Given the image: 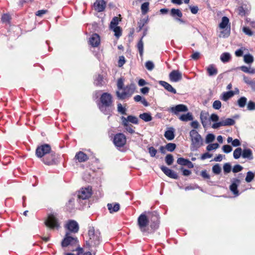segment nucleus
Masks as SVG:
<instances>
[{
	"instance_id": "nucleus-3",
	"label": "nucleus",
	"mask_w": 255,
	"mask_h": 255,
	"mask_svg": "<svg viewBox=\"0 0 255 255\" xmlns=\"http://www.w3.org/2000/svg\"><path fill=\"white\" fill-rule=\"evenodd\" d=\"M101 104L99 105V109L105 115H111L112 97L108 93H103L100 98Z\"/></svg>"
},
{
	"instance_id": "nucleus-51",
	"label": "nucleus",
	"mask_w": 255,
	"mask_h": 255,
	"mask_svg": "<svg viewBox=\"0 0 255 255\" xmlns=\"http://www.w3.org/2000/svg\"><path fill=\"white\" fill-rule=\"evenodd\" d=\"M215 139V135L212 133H209L206 136L205 141L206 143H209Z\"/></svg>"
},
{
	"instance_id": "nucleus-20",
	"label": "nucleus",
	"mask_w": 255,
	"mask_h": 255,
	"mask_svg": "<svg viewBox=\"0 0 255 255\" xmlns=\"http://www.w3.org/2000/svg\"><path fill=\"white\" fill-rule=\"evenodd\" d=\"M89 44L93 47H98L100 43V36L97 34H93L89 38Z\"/></svg>"
},
{
	"instance_id": "nucleus-56",
	"label": "nucleus",
	"mask_w": 255,
	"mask_h": 255,
	"mask_svg": "<svg viewBox=\"0 0 255 255\" xmlns=\"http://www.w3.org/2000/svg\"><path fill=\"white\" fill-rule=\"evenodd\" d=\"M10 16L8 14H4L1 17V21L3 23H8L10 21Z\"/></svg>"
},
{
	"instance_id": "nucleus-16",
	"label": "nucleus",
	"mask_w": 255,
	"mask_h": 255,
	"mask_svg": "<svg viewBox=\"0 0 255 255\" xmlns=\"http://www.w3.org/2000/svg\"><path fill=\"white\" fill-rule=\"evenodd\" d=\"M94 9L98 12H102L105 9L106 2L104 0H97L94 3Z\"/></svg>"
},
{
	"instance_id": "nucleus-1",
	"label": "nucleus",
	"mask_w": 255,
	"mask_h": 255,
	"mask_svg": "<svg viewBox=\"0 0 255 255\" xmlns=\"http://www.w3.org/2000/svg\"><path fill=\"white\" fill-rule=\"evenodd\" d=\"M147 213L144 212L137 218V225L140 232L143 234L149 233V224L151 229L155 230L158 227V216L156 213H152L151 216L147 215Z\"/></svg>"
},
{
	"instance_id": "nucleus-58",
	"label": "nucleus",
	"mask_w": 255,
	"mask_h": 255,
	"mask_svg": "<svg viewBox=\"0 0 255 255\" xmlns=\"http://www.w3.org/2000/svg\"><path fill=\"white\" fill-rule=\"evenodd\" d=\"M221 106V102L219 100H216L213 103V108L215 110H219Z\"/></svg>"
},
{
	"instance_id": "nucleus-21",
	"label": "nucleus",
	"mask_w": 255,
	"mask_h": 255,
	"mask_svg": "<svg viewBox=\"0 0 255 255\" xmlns=\"http://www.w3.org/2000/svg\"><path fill=\"white\" fill-rule=\"evenodd\" d=\"M177 163L181 165L187 166L189 168L194 167V164L190 160L182 157L178 158Z\"/></svg>"
},
{
	"instance_id": "nucleus-49",
	"label": "nucleus",
	"mask_w": 255,
	"mask_h": 255,
	"mask_svg": "<svg viewBox=\"0 0 255 255\" xmlns=\"http://www.w3.org/2000/svg\"><path fill=\"white\" fill-rule=\"evenodd\" d=\"M212 171L216 174H219L221 172V168L219 164H216L212 167Z\"/></svg>"
},
{
	"instance_id": "nucleus-61",
	"label": "nucleus",
	"mask_w": 255,
	"mask_h": 255,
	"mask_svg": "<svg viewBox=\"0 0 255 255\" xmlns=\"http://www.w3.org/2000/svg\"><path fill=\"white\" fill-rule=\"evenodd\" d=\"M247 109L250 111L254 110L255 109V103L250 101L247 105Z\"/></svg>"
},
{
	"instance_id": "nucleus-10",
	"label": "nucleus",
	"mask_w": 255,
	"mask_h": 255,
	"mask_svg": "<svg viewBox=\"0 0 255 255\" xmlns=\"http://www.w3.org/2000/svg\"><path fill=\"white\" fill-rule=\"evenodd\" d=\"M45 225L51 229H57L60 227L58 219L54 214H51L48 216Z\"/></svg>"
},
{
	"instance_id": "nucleus-6",
	"label": "nucleus",
	"mask_w": 255,
	"mask_h": 255,
	"mask_svg": "<svg viewBox=\"0 0 255 255\" xmlns=\"http://www.w3.org/2000/svg\"><path fill=\"white\" fill-rule=\"evenodd\" d=\"M41 161L47 165L57 164L58 162V155L53 151L50 152L41 158Z\"/></svg>"
},
{
	"instance_id": "nucleus-18",
	"label": "nucleus",
	"mask_w": 255,
	"mask_h": 255,
	"mask_svg": "<svg viewBox=\"0 0 255 255\" xmlns=\"http://www.w3.org/2000/svg\"><path fill=\"white\" fill-rule=\"evenodd\" d=\"M169 77L171 81L177 82L182 79V74L178 70H173L169 74Z\"/></svg>"
},
{
	"instance_id": "nucleus-34",
	"label": "nucleus",
	"mask_w": 255,
	"mask_h": 255,
	"mask_svg": "<svg viewBox=\"0 0 255 255\" xmlns=\"http://www.w3.org/2000/svg\"><path fill=\"white\" fill-rule=\"evenodd\" d=\"M234 94V92L232 91L224 92L221 97V99L224 101H227L230 98L233 97Z\"/></svg>"
},
{
	"instance_id": "nucleus-62",
	"label": "nucleus",
	"mask_w": 255,
	"mask_h": 255,
	"mask_svg": "<svg viewBox=\"0 0 255 255\" xmlns=\"http://www.w3.org/2000/svg\"><path fill=\"white\" fill-rule=\"evenodd\" d=\"M219 120V117L216 114H212L210 117V120L215 123H218Z\"/></svg>"
},
{
	"instance_id": "nucleus-39",
	"label": "nucleus",
	"mask_w": 255,
	"mask_h": 255,
	"mask_svg": "<svg viewBox=\"0 0 255 255\" xmlns=\"http://www.w3.org/2000/svg\"><path fill=\"white\" fill-rule=\"evenodd\" d=\"M149 3L145 2L141 5V10L142 14H145L149 10Z\"/></svg>"
},
{
	"instance_id": "nucleus-41",
	"label": "nucleus",
	"mask_w": 255,
	"mask_h": 255,
	"mask_svg": "<svg viewBox=\"0 0 255 255\" xmlns=\"http://www.w3.org/2000/svg\"><path fill=\"white\" fill-rule=\"evenodd\" d=\"M110 29L113 30L114 35L117 38H119L121 36L122 30L120 26L111 27Z\"/></svg>"
},
{
	"instance_id": "nucleus-8",
	"label": "nucleus",
	"mask_w": 255,
	"mask_h": 255,
	"mask_svg": "<svg viewBox=\"0 0 255 255\" xmlns=\"http://www.w3.org/2000/svg\"><path fill=\"white\" fill-rule=\"evenodd\" d=\"M113 142L117 147H123L126 143L127 138L122 133H117L114 137Z\"/></svg>"
},
{
	"instance_id": "nucleus-43",
	"label": "nucleus",
	"mask_w": 255,
	"mask_h": 255,
	"mask_svg": "<svg viewBox=\"0 0 255 255\" xmlns=\"http://www.w3.org/2000/svg\"><path fill=\"white\" fill-rule=\"evenodd\" d=\"M247 99L245 97H241L238 100V104L239 107L244 108L247 104Z\"/></svg>"
},
{
	"instance_id": "nucleus-54",
	"label": "nucleus",
	"mask_w": 255,
	"mask_h": 255,
	"mask_svg": "<svg viewBox=\"0 0 255 255\" xmlns=\"http://www.w3.org/2000/svg\"><path fill=\"white\" fill-rule=\"evenodd\" d=\"M124 80L123 78H120L118 80V81H117V87L118 89V91H121V89H123V88L125 87H124Z\"/></svg>"
},
{
	"instance_id": "nucleus-53",
	"label": "nucleus",
	"mask_w": 255,
	"mask_h": 255,
	"mask_svg": "<svg viewBox=\"0 0 255 255\" xmlns=\"http://www.w3.org/2000/svg\"><path fill=\"white\" fill-rule=\"evenodd\" d=\"M124 127H125V129L129 133H133L135 132V131L133 128V127L132 125H129L128 123H127V125L124 126Z\"/></svg>"
},
{
	"instance_id": "nucleus-35",
	"label": "nucleus",
	"mask_w": 255,
	"mask_h": 255,
	"mask_svg": "<svg viewBox=\"0 0 255 255\" xmlns=\"http://www.w3.org/2000/svg\"><path fill=\"white\" fill-rule=\"evenodd\" d=\"M75 199L73 198H70L66 204V209L68 211H71L74 208Z\"/></svg>"
},
{
	"instance_id": "nucleus-22",
	"label": "nucleus",
	"mask_w": 255,
	"mask_h": 255,
	"mask_svg": "<svg viewBox=\"0 0 255 255\" xmlns=\"http://www.w3.org/2000/svg\"><path fill=\"white\" fill-rule=\"evenodd\" d=\"M159 84L163 86L167 91L173 93V94H176V90L169 83L165 81H159Z\"/></svg>"
},
{
	"instance_id": "nucleus-37",
	"label": "nucleus",
	"mask_w": 255,
	"mask_h": 255,
	"mask_svg": "<svg viewBox=\"0 0 255 255\" xmlns=\"http://www.w3.org/2000/svg\"><path fill=\"white\" fill-rule=\"evenodd\" d=\"M139 118L146 122H149L152 120V117L150 114L147 113H144L141 114H140Z\"/></svg>"
},
{
	"instance_id": "nucleus-17",
	"label": "nucleus",
	"mask_w": 255,
	"mask_h": 255,
	"mask_svg": "<svg viewBox=\"0 0 255 255\" xmlns=\"http://www.w3.org/2000/svg\"><path fill=\"white\" fill-rule=\"evenodd\" d=\"M241 181L240 179L234 178L232 181V183L230 186V190L233 193L235 196L239 195V193L238 190V186L240 184Z\"/></svg>"
},
{
	"instance_id": "nucleus-11",
	"label": "nucleus",
	"mask_w": 255,
	"mask_h": 255,
	"mask_svg": "<svg viewBox=\"0 0 255 255\" xmlns=\"http://www.w3.org/2000/svg\"><path fill=\"white\" fill-rule=\"evenodd\" d=\"M69 233H66V237L63 240L61 245L63 247H66L69 245H78V240L77 238H73L68 236Z\"/></svg>"
},
{
	"instance_id": "nucleus-36",
	"label": "nucleus",
	"mask_w": 255,
	"mask_h": 255,
	"mask_svg": "<svg viewBox=\"0 0 255 255\" xmlns=\"http://www.w3.org/2000/svg\"><path fill=\"white\" fill-rule=\"evenodd\" d=\"M254 60V57L251 54H245L244 56V61L247 64H252Z\"/></svg>"
},
{
	"instance_id": "nucleus-60",
	"label": "nucleus",
	"mask_w": 255,
	"mask_h": 255,
	"mask_svg": "<svg viewBox=\"0 0 255 255\" xmlns=\"http://www.w3.org/2000/svg\"><path fill=\"white\" fill-rule=\"evenodd\" d=\"M223 151L226 153H230L232 150V147L229 145H224L222 147Z\"/></svg>"
},
{
	"instance_id": "nucleus-57",
	"label": "nucleus",
	"mask_w": 255,
	"mask_h": 255,
	"mask_svg": "<svg viewBox=\"0 0 255 255\" xmlns=\"http://www.w3.org/2000/svg\"><path fill=\"white\" fill-rule=\"evenodd\" d=\"M145 66L147 70L151 71L153 69L154 65L152 61H148L145 63Z\"/></svg>"
},
{
	"instance_id": "nucleus-44",
	"label": "nucleus",
	"mask_w": 255,
	"mask_h": 255,
	"mask_svg": "<svg viewBox=\"0 0 255 255\" xmlns=\"http://www.w3.org/2000/svg\"><path fill=\"white\" fill-rule=\"evenodd\" d=\"M119 21V18L118 17H114L110 22V27H118Z\"/></svg>"
},
{
	"instance_id": "nucleus-63",
	"label": "nucleus",
	"mask_w": 255,
	"mask_h": 255,
	"mask_svg": "<svg viewBox=\"0 0 255 255\" xmlns=\"http://www.w3.org/2000/svg\"><path fill=\"white\" fill-rule=\"evenodd\" d=\"M148 21V18L147 17L146 19H143L140 20L139 22H138V27L139 28V29H141L143 26L144 25L145 23H147Z\"/></svg>"
},
{
	"instance_id": "nucleus-33",
	"label": "nucleus",
	"mask_w": 255,
	"mask_h": 255,
	"mask_svg": "<svg viewBox=\"0 0 255 255\" xmlns=\"http://www.w3.org/2000/svg\"><path fill=\"white\" fill-rule=\"evenodd\" d=\"M229 24V19L227 16H223L222 18L221 22L219 24L220 29H225Z\"/></svg>"
},
{
	"instance_id": "nucleus-14",
	"label": "nucleus",
	"mask_w": 255,
	"mask_h": 255,
	"mask_svg": "<svg viewBox=\"0 0 255 255\" xmlns=\"http://www.w3.org/2000/svg\"><path fill=\"white\" fill-rule=\"evenodd\" d=\"M65 227L71 232L77 233L79 231V225L77 222L74 220L69 221Z\"/></svg>"
},
{
	"instance_id": "nucleus-23",
	"label": "nucleus",
	"mask_w": 255,
	"mask_h": 255,
	"mask_svg": "<svg viewBox=\"0 0 255 255\" xmlns=\"http://www.w3.org/2000/svg\"><path fill=\"white\" fill-rule=\"evenodd\" d=\"M75 158L79 162H83L88 159L87 155L82 151H79L76 154Z\"/></svg>"
},
{
	"instance_id": "nucleus-28",
	"label": "nucleus",
	"mask_w": 255,
	"mask_h": 255,
	"mask_svg": "<svg viewBox=\"0 0 255 255\" xmlns=\"http://www.w3.org/2000/svg\"><path fill=\"white\" fill-rule=\"evenodd\" d=\"M104 77L105 76L104 74H98L96 75L94 82L95 85L99 86L103 85V84L105 83Z\"/></svg>"
},
{
	"instance_id": "nucleus-5",
	"label": "nucleus",
	"mask_w": 255,
	"mask_h": 255,
	"mask_svg": "<svg viewBox=\"0 0 255 255\" xmlns=\"http://www.w3.org/2000/svg\"><path fill=\"white\" fill-rule=\"evenodd\" d=\"M135 90V86L133 84H130L127 85L121 89V91H117L116 95L118 98L120 100H125L130 98L133 94Z\"/></svg>"
},
{
	"instance_id": "nucleus-48",
	"label": "nucleus",
	"mask_w": 255,
	"mask_h": 255,
	"mask_svg": "<svg viewBox=\"0 0 255 255\" xmlns=\"http://www.w3.org/2000/svg\"><path fill=\"white\" fill-rule=\"evenodd\" d=\"M176 146V144L174 143H168L166 145L165 148L168 151L172 152L175 150Z\"/></svg>"
},
{
	"instance_id": "nucleus-55",
	"label": "nucleus",
	"mask_w": 255,
	"mask_h": 255,
	"mask_svg": "<svg viewBox=\"0 0 255 255\" xmlns=\"http://www.w3.org/2000/svg\"><path fill=\"white\" fill-rule=\"evenodd\" d=\"M149 153L151 157H154L157 153V150L153 146H150L148 148Z\"/></svg>"
},
{
	"instance_id": "nucleus-4",
	"label": "nucleus",
	"mask_w": 255,
	"mask_h": 255,
	"mask_svg": "<svg viewBox=\"0 0 255 255\" xmlns=\"http://www.w3.org/2000/svg\"><path fill=\"white\" fill-rule=\"evenodd\" d=\"M191 139L190 149L192 151H197L204 144L203 139L196 129H192L189 132Z\"/></svg>"
},
{
	"instance_id": "nucleus-45",
	"label": "nucleus",
	"mask_w": 255,
	"mask_h": 255,
	"mask_svg": "<svg viewBox=\"0 0 255 255\" xmlns=\"http://www.w3.org/2000/svg\"><path fill=\"white\" fill-rule=\"evenodd\" d=\"M75 251L78 252V255H92L91 251L83 253V248H81L79 246L76 248ZM93 252L95 253L94 251Z\"/></svg>"
},
{
	"instance_id": "nucleus-46",
	"label": "nucleus",
	"mask_w": 255,
	"mask_h": 255,
	"mask_svg": "<svg viewBox=\"0 0 255 255\" xmlns=\"http://www.w3.org/2000/svg\"><path fill=\"white\" fill-rule=\"evenodd\" d=\"M173 156L170 154H167L165 158V162L168 165H171L173 163Z\"/></svg>"
},
{
	"instance_id": "nucleus-15",
	"label": "nucleus",
	"mask_w": 255,
	"mask_h": 255,
	"mask_svg": "<svg viewBox=\"0 0 255 255\" xmlns=\"http://www.w3.org/2000/svg\"><path fill=\"white\" fill-rule=\"evenodd\" d=\"M121 120L123 126H126L127 123L130 122L132 124L137 125L138 124V119L137 117L133 116H128L127 118L122 117Z\"/></svg>"
},
{
	"instance_id": "nucleus-40",
	"label": "nucleus",
	"mask_w": 255,
	"mask_h": 255,
	"mask_svg": "<svg viewBox=\"0 0 255 255\" xmlns=\"http://www.w3.org/2000/svg\"><path fill=\"white\" fill-rule=\"evenodd\" d=\"M230 34V27L228 28H226L225 29H224L222 31L220 32V33L219 35L220 37L223 38H227L228 37Z\"/></svg>"
},
{
	"instance_id": "nucleus-19",
	"label": "nucleus",
	"mask_w": 255,
	"mask_h": 255,
	"mask_svg": "<svg viewBox=\"0 0 255 255\" xmlns=\"http://www.w3.org/2000/svg\"><path fill=\"white\" fill-rule=\"evenodd\" d=\"M170 111L175 115H177L179 112H186L188 111L186 106L183 104H179L175 107H171Z\"/></svg>"
},
{
	"instance_id": "nucleus-2",
	"label": "nucleus",
	"mask_w": 255,
	"mask_h": 255,
	"mask_svg": "<svg viewBox=\"0 0 255 255\" xmlns=\"http://www.w3.org/2000/svg\"><path fill=\"white\" fill-rule=\"evenodd\" d=\"M88 236L89 238L86 241L85 247L93 252L92 248H96L101 243V233L99 230H95L93 227H90Z\"/></svg>"
},
{
	"instance_id": "nucleus-50",
	"label": "nucleus",
	"mask_w": 255,
	"mask_h": 255,
	"mask_svg": "<svg viewBox=\"0 0 255 255\" xmlns=\"http://www.w3.org/2000/svg\"><path fill=\"white\" fill-rule=\"evenodd\" d=\"M219 146V145L217 143L209 144L207 145L206 149L208 151H211L212 150L216 149Z\"/></svg>"
},
{
	"instance_id": "nucleus-9",
	"label": "nucleus",
	"mask_w": 255,
	"mask_h": 255,
	"mask_svg": "<svg viewBox=\"0 0 255 255\" xmlns=\"http://www.w3.org/2000/svg\"><path fill=\"white\" fill-rule=\"evenodd\" d=\"M235 124V121L233 119H222L218 123H214L212 126V128L214 129H218L221 127L233 126Z\"/></svg>"
},
{
	"instance_id": "nucleus-24",
	"label": "nucleus",
	"mask_w": 255,
	"mask_h": 255,
	"mask_svg": "<svg viewBox=\"0 0 255 255\" xmlns=\"http://www.w3.org/2000/svg\"><path fill=\"white\" fill-rule=\"evenodd\" d=\"M208 113L204 111H202L200 113V118L201 123L204 128H205L208 123Z\"/></svg>"
},
{
	"instance_id": "nucleus-59",
	"label": "nucleus",
	"mask_w": 255,
	"mask_h": 255,
	"mask_svg": "<svg viewBox=\"0 0 255 255\" xmlns=\"http://www.w3.org/2000/svg\"><path fill=\"white\" fill-rule=\"evenodd\" d=\"M223 170L225 173H229L231 170V166L230 163H226L223 166Z\"/></svg>"
},
{
	"instance_id": "nucleus-38",
	"label": "nucleus",
	"mask_w": 255,
	"mask_h": 255,
	"mask_svg": "<svg viewBox=\"0 0 255 255\" xmlns=\"http://www.w3.org/2000/svg\"><path fill=\"white\" fill-rule=\"evenodd\" d=\"M137 48L139 51V53L140 56H142L143 53V42L142 41V37L138 41L137 44Z\"/></svg>"
},
{
	"instance_id": "nucleus-64",
	"label": "nucleus",
	"mask_w": 255,
	"mask_h": 255,
	"mask_svg": "<svg viewBox=\"0 0 255 255\" xmlns=\"http://www.w3.org/2000/svg\"><path fill=\"white\" fill-rule=\"evenodd\" d=\"M243 168L242 166L239 164H237L234 166L232 170L234 173H237L241 171Z\"/></svg>"
},
{
	"instance_id": "nucleus-31",
	"label": "nucleus",
	"mask_w": 255,
	"mask_h": 255,
	"mask_svg": "<svg viewBox=\"0 0 255 255\" xmlns=\"http://www.w3.org/2000/svg\"><path fill=\"white\" fill-rule=\"evenodd\" d=\"M231 59V55L229 52H224L220 56V60L223 63H227Z\"/></svg>"
},
{
	"instance_id": "nucleus-25",
	"label": "nucleus",
	"mask_w": 255,
	"mask_h": 255,
	"mask_svg": "<svg viewBox=\"0 0 255 255\" xmlns=\"http://www.w3.org/2000/svg\"><path fill=\"white\" fill-rule=\"evenodd\" d=\"M164 135L168 140L173 139L175 137L174 129L173 128H170L165 132Z\"/></svg>"
},
{
	"instance_id": "nucleus-26",
	"label": "nucleus",
	"mask_w": 255,
	"mask_h": 255,
	"mask_svg": "<svg viewBox=\"0 0 255 255\" xmlns=\"http://www.w3.org/2000/svg\"><path fill=\"white\" fill-rule=\"evenodd\" d=\"M242 156L244 158H247L249 160L253 159V152L250 148L244 149L242 151Z\"/></svg>"
},
{
	"instance_id": "nucleus-47",
	"label": "nucleus",
	"mask_w": 255,
	"mask_h": 255,
	"mask_svg": "<svg viewBox=\"0 0 255 255\" xmlns=\"http://www.w3.org/2000/svg\"><path fill=\"white\" fill-rule=\"evenodd\" d=\"M254 177L255 175L253 172H252V171H248L247 172L245 180L247 182L249 183L251 182L253 180Z\"/></svg>"
},
{
	"instance_id": "nucleus-27",
	"label": "nucleus",
	"mask_w": 255,
	"mask_h": 255,
	"mask_svg": "<svg viewBox=\"0 0 255 255\" xmlns=\"http://www.w3.org/2000/svg\"><path fill=\"white\" fill-rule=\"evenodd\" d=\"M107 207L110 213L116 212L120 210V204L117 203H108Z\"/></svg>"
},
{
	"instance_id": "nucleus-7",
	"label": "nucleus",
	"mask_w": 255,
	"mask_h": 255,
	"mask_svg": "<svg viewBox=\"0 0 255 255\" xmlns=\"http://www.w3.org/2000/svg\"><path fill=\"white\" fill-rule=\"evenodd\" d=\"M52 151L51 146L49 144H43L37 147L35 154L37 157L41 159L50 152Z\"/></svg>"
},
{
	"instance_id": "nucleus-42",
	"label": "nucleus",
	"mask_w": 255,
	"mask_h": 255,
	"mask_svg": "<svg viewBox=\"0 0 255 255\" xmlns=\"http://www.w3.org/2000/svg\"><path fill=\"white\" fill-rule=\"evenodd\" d=\"M242 154V149L241 147L237 148L234 151L233 156L235 159H239Z\"/></svg>"
},
{
	"instance_id": "nucleus-30",
	"label": "nucleus",
	"mask_w": 255,
	"mask_h": 255,
	"mask_svg": "<svg viewBox=\"0 0 255 255\" xmlns=\"http://www.w3.org/2000/svg\"><path fill=\"white\" fill-rule=\"evenodd\" d=\"M179 120L183 122H187L192 121L193 119V116L191 113H187L186 114H183L181 115L179 118Z\"/></svg>"
},
{
	"instance_id": "nucleus-12",
	"label": "nucleus",
	"mask_w": 255,
	"mask_h": 255,
	"mask_svg": "<svg viewBox=\"0 0 255 255\" xmlns=\"http://www.w3.org/2000/svg\"><path fill=\"white\" fill-rule=\"evenodd\" d=\"M92 188L90 186L82 188L79 191L78 197L79 199L86 200L92 195Z\"/></svg>"
},
{
	"instance_id": "nucleus-32",
	"label": "nucleus",
	"mask_w": 255,
	"mask_h": 255,
	"mask_svg": "<svg viewBox=\"0 0 255 255\" xmlns=\"http://www.w3.org/2000/svg\"><path fill=\"white\" fill-rule=\"evenodd\" d=\"M170 15L176 19L177 18L176 17L181 18L182 16V13L179 9L172 8L170 10Z\"/></svg>"
},
{
	"instance_id": "nucleus-13",
	"label": "nucleus",
	"mask_w": 255,
	"mask_h": 255,
	"mask_svg": "<svg viewBox=\"0 0 255 255\" xmlns=\"http://www.w3.org/2000/svg\"><path fill=\"white\" fill-rule=\"evenodd\" d=\"M160 169L168 177L175 179H177L178 178V176L177 174L168 167L162 165L160 166Z\"/></svg>"
},
{
	"instance_id": "nucleus-52",
	"label": "nucleus",
	"mask_w": 255,
	"mask_h": 255,
	"mask_svg": "<svg viewBox=\"0 0 255 255\" xmlns=\"http://www.w3.org/2000/svg\"><path fill=\"white\" fill-rule=\"evenodd\" d=\"M118 111L119 113L122 115H126L127 109L122 106V105L121 103H119L118 104Z\"/></svg>"
},
{
	"instance_id": "nucleus-29",
	"label": "nucleus",
	"mask_w": 255,
	"mask_h": 255,
	"mask_svg": "<svg viewBox=\"0 0 255 255\" xmlns=\"http://www.w3.org/2000/svg\"><path fill=\"white\" fill-rule=\"evenodd\" d=\"M207 71L210 76L216 75L218 73V70L213 64L210 65L207 68Z\"/></svg>"
}]
</instances>
